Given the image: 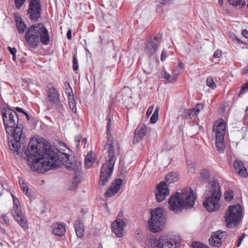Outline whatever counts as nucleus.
Here are the masks:
<instances>
[{
    "label": "nucleus",
    "mask_w": 248,
    "mask_h": 248,
    "mask_svg": "<svg viewBox=\"0 0 248 248\" xmlns=\"http://www.w3.org/2000/svg\"><path fill=\"white\" fill-rule=\"evenodd\" d=\"M66 36H67V39L69 40H71V39H72V31H71V30H69L67 31V34H66Z\"/></svg>",
    "instance_id": "864d4df0"
},
{
    "label": "nucleus",
    "mask_w": 248,
    "mask_h": 248,
    "mask_svg": "<svg viewBox=\"0 0 248 248\" xmlns=\"http://www.w3.org/2000/svg\"><path fill=\"white\" fill-rule=\"evenodd\" d=\"M161 248H177L180 246V239L174 235H163L160 236Z\"/></svg>",
    "instance_id": "f8f14e48"
},
{
    "label": "nucleus",
    "mask_w": 248,
    "mask_h": 248,
    "mask_svg": "<svg viewBox=\"0 0 248 248\" xmlns=\"http://www.w3.org/2000/svg\"><path fill=\"white\" fill-rule=\"evenodd\" d=\"M242 34L245 38H248V31L247 30H244L242 31Z\"/></svg>",
    "instance_id": "13d9d810"
},
{
    "label": "nucleus",
    "mask_w": 248,
    "mask_h": 248,
    "mask_svg": "<svg viewBox=\"0 0 248 248\" xmlns=\"http://www.w3.org/2000/svg\"><path fill=\"white\" fill-rule=\"evenodd\" d=\"M8 134L12 135L14 139L9 143L10 149L13 151L15 156L18 155L20 152L19 148L21 144L24 142L26 135L22 132V129L20 127H17L14 133Z\"/></svg>",
    "instance_id": "9d476101"
},
{
    "label": "nucleus",
    "mask_w": 248,
    "mask_h": 248,
    "mask_svg": "<svg viewBox=\"0 0 248 248\" xmlns=\"http://www.w3.org/2000/svg\"><path fill=\"white\" fill-rule=\"evenodd\" d=\"M81 137L79 136L76 137L75 139V142L76 144V146L77 148H78L79 147V143L80 141V139Z\"/></svg>",
    "instance_id": "de8ad7c7"
},
{
    "label": "nucleus",
    "mask_w": 248,
    "mask_h": 248,
    "mask_svg": "<svg viewBox=\"0 0 248 248\" xmlns=\"http://www.w3.org/2000/svg\"><path fill=\"white\" fill-rule=\"evenodd\" d=\"M16 27L19 33H23L26 28V25L23 22H18V24H16Z\"/></svg>",
    "instance_id": "72a5a7b5"
},
{
    "label": "nucleus",
    "mask_w": 248,
    "mask_h": 248,
    "mask_svg": "<svg viewBox=\"0 0 248 248\" xmlns=\"http://www.w3.org/2000/svg\"><path fill=\"white\" fill-rule=\"evenodd\" d=\"M159 107H156L155 108V111H154L155 113H156V114H158V112L159 111Z\"/></svg>",
    "instance_id": "69168bd1"
},
{
    "label": "nucleus",
    "mask_w": 248,
    "mask_h": 248,
    "mask_svg": "<svg viewBox=\"0 0 248 248\" xmlns=\"http://www.w3.org/2000/svg\"><path fill=\"white\" fill-rule=\"evenodd\" d=\"M13 203H14V209L12 210V212H16L17 211H21L20 207L19 206V202L18 199L14 195H12Z\"/></svg>",
    "instance_id": "c85d7f7f"
},
{
    "label": "nucleus",
    "mask_w": 248,
    "mask_h": 248,
    "mask_svg": "<svg viewBox=\"0 0 248 248\" xmlns=\"http://www.w3.org/2000/svg\"><path fill=\"white\" fill-rule=\"evenodd\" d=\"M147 132L146 126L143 124H139L135 131L133 138V143H138L141 139L145 136Z\"/></svg>",
    "instance_id": "6ab92c4d"
},
{
    "label": "nucleus",
    "mask_w": 248,
    "mask_h": 248,
    "mask_svg": "<svg viewBox=\"0 0 248 248\" xmlns=\"http://www.w3.org/2000/svg\"><path fill=\"white\" fill-rule=\"evenodd\" d=\"M164 78L169 82H171L172 80L171 77L169 75V73L164 72Z\"/></svg>",
    "instance_id": "3c124183"
},
{
    "label": "nucleus",
    "mask_w": 248,
    "mask_h": 248,
    "mask_svg": "<svg viewBox=\"0 0 248 248\" xmlns=\"http://www.w3.org/2000/svg\"><path fill=\"white\" fill-rule=\"evenodd\" d=\"M25 38L28 45L33 48L38 47L40 41L44 45H47L50 42L48 31L42 23L30 26Z\"/></svg>",
    "instance_id": "20e7f679"
},
{
    "label": "nucleus",
    "mask_w": 248,
    "mask_h": 248,
    "mask_svg": "<svg viewBox=\"0 0 248 248\" xmlns=\"http://www.w3.org/2000/svg\"><path fill=\"white\" fill-rule=\"evenodd\" d=\"M163 4H170L173 0H159Z\"/></svg>",
    "instance_id": "5fc2aeb1"
},
{
    "label": "nucleus",
    "mask_w": 248,
    "mask_h": 248,
    "mask_svg": "<svg viewBox=\"0 0 248 248\" xmlns=\"http://www.w3.org/2000/svg\"><path fill=\"white\" fill-rule=\"evenodd\" d=\"M66 93H67L68 95V104L69 108L73 112L76 113L77 107L74 95L73 94H71V93H73L71 88L70 87L69 89H66Z\"/></svg>",
    "instance_id": "412c9836"
},
{
    "label": "nucleus",
    "mask_w": 248,
    "mask_h": 248,
    "mask_svg": "<svg viewBox=\"0 0 248 248\" xmlns=\"http://www.w3.org/2000/svg\"><path fill=\"white\" fill-rule=\"evenodd\" d=\"M189 170L191 171V173H195V168L194 165L193 164H190V165L189 166Z\"/></svg>",
    "instance_id": "4d7b16f0"
},
{
    "label": "nucleus",
    "mask_w": 248,
    "mask_h": 248,
    "mask_svg": "<svg viewBox=\"0 0 248 248\" xmlns=\"http://www.w3.org/2000/svg\"><path fill=\"white\" fill-rule=\"evenodd\" d=\"M2 117L7 134L14 133L17 127L23 130V126L18 124L19 118L16 111L6 108L2 110Z\"/></svg>",
    "instance_id": "423d86ee"
},
{
    "label": "nucleus",
    "mask_w": 248,
    "mask_h": 248,
    "mask_svg": "<svg viewBox=\"0 0 248 248\" xmlns=\"http://www.w3.org/2000/svg\"><path fill=\"white\" fill-rule=\"evenodd\" d=\"M28 1L27 15L31 21L36 22L41 16L42 10L41 0H28Z\"/></svg>",
    "instance_id": "9b49d317"
},
{
    "label": "nucleus",
    "mask_w": 248,
    "mask_h": 248,
    "mask_svg": "<svg viewBox=\"0 0 248 248\" xmlns=\"http://www.w3.org/2000/svg\"><path fill=\"white\" fill-rule=\"evenodd\" d=\"M20 187L23 191V192L25 194V195L30 197H31V191L29 189L28 186L27 184L25 183L23 181L21 183L19 181Z\"/></svg>",
    "instance_id": "c756f323"
},
{
    "label": "nucleus",
    "mask_w": 248,
    "mask_h": 248,
    "mask_svg": "<svg viewBox=\"0 0 248 248\" xmlns=\"http://www.w3.org/2000/svg\"><path fill=\"white\" fill-rule=\"evenodd\" d=\"M8 49L11 54L15 55L16 53V49L15 47H11L10 46L8 47Z\"/></svg>",
    "instance_id": "603ef678"
},
{
    "label": "nucleus",
    "mask_w": 248,
    "mask_h": 248,
    "mask_svg": "<svg viewBox=\"0 0 248 248\" xmlns=\"http://www.w3.org/2000/svg\"><path fill=\"white\" fill-rule=\"evenodd\" d=\"M224 198L225 200L228 202H230L232 200L233 198V191L231 189H229L225 191L224 193Z\"/></svg>",
    "instance_id": "7c9ffc66"
},
{
    "label": "nucleus",
    "mask_w": 248,
    "mask_h": 248,
    "mask_svg": "<svg viewBox=\"0 0 248 248\" xmlns=\"http://www.w3.org/2000/svg\"><path fill=\"white\" fill-rule=\"evenodd\" d=\"M213 132L215 133L216 137V146L217 150L219 152H222L225 149L224 137L226 131V124L223 119L215 122L213 128Z\"/></svg>",
    "instance_id": "1a4fd4ad"
},
{
    "label": "nucleus",
    "mask_w": 248,
    "mask_h": 248,
    "mask_svg": "<svg viewBox=\"0 0 248 248\" xmlns=\"http://www.w3.org/2000/svg\"><path fill=\"white\" fill-rule=\"evenodd\" d=\"M221 197L219 183L216 180L208 183V190L204 195L203 207L209 212H214L220 207L219 201Z\"/></svg>",
    "instance_id": "39448f33"
},
{
    "label": "nucleus",
    "mask_w": 248,
    "mask_h": 248,
    "mask_svg": "<svg viewBox=\"0 0 248 248\" xmlns=\"http://www.w3.org/2000/svg\"><path fill=\"white\" fill-rule=\"evenodd\" d=\"M246 235L244 233H242L241 236H240V237L238 238V240L239 241H242L243 239L244 238V237H245Z\"/></svg>",
    "instance_id": "680f3d73"
},
{
    "label": "nucleus",
    "mask_w": 248,
    "mask_h": 248,
    "mask_svg": "<svg viewBox=\"0 0 248 248\" xmlns=\"http://www.w3.org/2000/svg\"><path fill=\"white\" fill-rule=\"evenodd\" d=\"M47 99L50 102H54L59 99V93L54 87H51L48 90Z\"/></svg>",
    "instance_id": "5701e85b"
},
{
    "label": "nucleus",
    "mask_w": 248,
    "mask_h": 248,
    "mask_svg": "<svg viewBox=\"0 0 248 248\" xmlns=\"http://www.w3.org/2000/svg\"><path fill=\"white\" fill-rule=\"evenodd\" d=\"M92 161L93 158L87 155L85 158V167L86 168H89L92 166Z\"/></svg>",
    "instance_id": "f704fd0d"
},
{
    "label": "nucleus",
    "mask_w": 248,
    "mask_h": 248,
    "mask_svg": "<svg viewBox=\"0 0 248 248\" xmlns=\"http://www.w3.org/2000/svg\"><path fill=\"white\" fill-rule=\"evenodd\" d=\"M123 184V180L118 178L115 182L112 183L110 187L105 193L106 197H111L118 192L120 189L121 186Z\"/></svg>",
    "instance_id": "dca6fc26"
},
{
    "label": "nucleus",
    "mask_w": 248,
    "mask_h": 248,
    "mask_svg": "<svg viewBox=\"0 0 248 248\" xmlns=\"http://www.w3.org/2000/svg\"><path fill=\"white\" fill-rule=\"evenodd\" d=\"M144 46V51L149 57L154 55L159 47L157 44H155V42L152 40V39L148 40L145 43Z\"/></svg>",
    "instance_id": "a211bd4d"
},
{
    "label": "nucleus",
    "mask_w": 248,
    "mask_h": 248,
    "mask_svg": "<svg viewBox=\"0 0 248 248\" xmlns=\"http://www.w3.org/2000/svg\"><path fill=\"white\" fill-rule=\"evenodd\" d=\"M182 115L183 117L186 119H191L195 116H196L194 109H193L192 108L188 109H184L183 111Z\"/></svg>",
    "instance_id": "bb28decb"
},
{
    "label": "nucleus",
    "mask_w": 248,
    "mask_h": 248,
    "mask_svg": "<svg viewBox=\"0 0 248 248\" xmlns=\"http://www.w3.org/2000/svg\"><path fill=\"white\" fill-rule=\"evenodd\" d=\"M12 215L14 219L23 230H26L29 228L28 221L24 217L21 211H17L16 212H12Z\"/></svg>",
    "instance_id": "f3484780"
},
{
    "label": "nucleus",
    "mask_w": 248,
    "mask_h": 248,
    "mask_svg": "<svg viewBox=\"0 0 248 248\" xmlns=\"http://www.w3.org/2000/svg\"><path fill=\"white\" fill-rule=\"evenodd\" d=\"M153 109V106L150 107L147 110L146 115L149 116L151 114Z\"/></svg>",
    "instance_id": "bf43d9fd"
},
{
    "label": "nucleus",
    "mask_w": 248,
    "mask_h": 248,
    "mask_svg": "<svg viewBox=\"0 0 248 248\" xmlns=\"http://www.w3.org/2000/svg\"><path fill=\"white\" fill-rule=\"evenodd\" d=\"M25 1V0H15V4L16 8L18 9H20V7L23 5Z\"/></svg>",
    "instance_id": "79ce46f5"
},
{
    "label": "nucleus",
    "mask_w": 248,
    "mask_h": 248,
    "mask_svg": "<svg viewBox=\"0 0 248 248\" xmlns=\"http://www.w3.org/2000/svg\"><path fill=\"white\" fill-rule=\"evenodd\" d=\"M55 105L56 108L58 110V111L61 113H62L63 111L64 110L63 106L62 104L60 102L59 99L53 102Z\"/></svg>",
    "instance_id": "473e14b6"
},
{
    "label": "nucleus",
    "mask_w": 248,
    "mask_h": 248,
    "mask_svg": "<svg viewBox=\"0 0 248 248\" xmlns=\"http://www.w3.org/2000/svg\"><path fill=\"white\" fill-rule=\"evenodd\" d=\"M75 230L77 235L79 238H81L84 235L83 224L79 219H77L74 223Z\"/></svg>",
    "instance_id": "b1692460"
},
{
    "label": "nucleus",
    "mask_w": 248,
    "mask_h": 248,
    "mask_svg": "<svg viewBox=\"0 0 248 248\" xmlns=\"http://www.w3.org/2000/svg\"><path fill=\"white\" fill-rule=\"evenodd\" d=\"M233 164L235 171L241 177H246L248 176L247 170L242 161L235 159L233 161Z\"/></svg>",
    "instance_id": "aec40b11"
},
{
    "label": "nucleus",
    "mask_w": 248,
    "mask_h": 248,
    "mask_svg": "<svg viewBox=\"0 0 248 248\" xmlns=\"http://www.w3.org/2000/svg\"><path fill=\"white\" fill-rule=\"evenodd\" d=\"M242 215V208L240 204L230 206L225 215L227 227H235L239 222Z\"/></svg>",
    "instance_id": "6e6552de"
},
{
    "label": "nucleus",
    "mask_w": 248,
    "mask_h": 248,
    "mask_svg": "<svg viewBox=\"0 0 248 248\" xmlns=\"http://www.w3.org/2000/svg\"><path fill=\"white\" fill-rule=\"evenodd\" d=\"M209 175V171L206 169L202 170L200 173V178L202 180H206Z\"/></svg>",
    "instance_id": "c9c22d12"
},
{
    "label": "nucleus",
    "mask_w": 248,
    "mask_h": 248,
    "mask_svg": "<svg viewBox=\"0 0 248 248\" xmlns=\"http://www.w3.org/2000/svg\"><path fill=\"white\" fill-rule=\"evenodd\" d=\"M158 114H156V113L154 112L153 114L152 115V116H151V117L150 118V123L152 124L155 123L157 121V120L158 119Z\"/></svg>",
    "instance_id": "c03bdc74"
},
{
    "label": "nucleus",
    "mask_w": 248,
    "mask_h": 248,
    "mask_svg": "<svg viewBox=\"0 0 248 248\" xmlns=\"http://www.w3.org/2000/svg\"><path fill=\"white\" fill-rule=\"evenodd\" d=\"M111 125V119L109 118L107 125V134L108 136V140L107 143L104 146L108 154L106 157V163L101 169V174L99 184L101 186H105L110 179L113 167L117 160L116 155L118 154V146L115 149L114 145V142L110 139L112 137L110 135V127Z\"/></svg>",
    "instance_id": "f03ea898"
},
{
    "label": "nucleus",
    "mask_w": 248,
    "mask_h": 248,
    "mask_svg": "<svg viewBox=\"0 0 248 248\" xmlns=\"http://www.w3.org/2000/svg\"><path fill=\"white\" fill-rule=\"evenodd\" d=\"M195 200L193 190L190 187L185 188L170 197L169 201L170 209L178 213L183 209L192 207Z\"/></svg>",
    "instance_id": "7ed1b4c3"
},
{
    "label": "nucleus",
    "mask_w": 248,
    "mask_h": 248,
    "mask_svg": "<svg viewBox=\"0 0 248 248\" xmlns=\"http://www.w3.org/2000/svg\"><path fill=\"white\" fill-rule=\"evenodd\" d=\"M78 68V60L76 56L74 55L73 59V69L74 71H77Z\"/></svg>",
    "instance_id": "a19ab883"
},
{
    "label": "nucleus",
    "mask_w": 248,
    "mask_h": 248,
    "mask_svg": "<svg viewBox=\"0 0 248 248\" xmlns=\"http://www.w3.org/2000/svg\"><path fill=\"white\" fill-rule=\"evenodd\" d=\"M192 109H194L196 115H197L200 111L203 109V105L202 104H198L195 108Z\"/></svg>",
    "instance_id": "4c0bfd02"
},
{
    "label": "nucleus",
    "mask_w": 248,
    "mask_h": 248,
    "mask_svg": "<svg viewBox=\"0 0 248 248\" xmlns=\"http://www.w3.org/2000/svg\"><path fill=\"white\" fill-rule=\"evenodd\" d=\"M184 65L183 63L179 62L177 66L176 70H177L178 72H180L183 69Z\"/></svg>",
    "instance_id": "8fccbe9b"
},
{
    "label": "nucleus",
    "mask_w": 248,
    "mask_h": 248,
    "mask_svg": "<svg viewBox=\"0 0 248 248\" xmlns=\"http://www.w3.org/2000/svg\"><path fill=\"white\" fill-rule=\"evenodd\" d=\"M23 113L25 115L27 120L28 121H29L30 120V115H29V114L25 111H24V113Z\"/></svg>",
    "instance_id": "e2e57ef3"
},
{
    "label": "nucleus",
    "mask_w": 248,
    "mask_h": 248,
    "mask_svg": "<svg viewBox=\"0 0 248 248\" xmlns=\"http://www.w3.org/2000/svg\"><path fill=\"white\" fill-rule=\"evenodd\" d=\"M162 39V35L161 34L158 33L156 36H155L152 40L155 42V44H157L158 46H159L160 45L161 41Z\"/></svg>",
    "instance_id": "58836bf2"
},
{
    "label": "nucleus",
    "mask_w": 248,
    "mask_h": 248,
    "mask_svg": "<svg viewBox=\"0 0 248 248\" xmlns=\"http://www.w3.org/2000/svg\"><path fill=\"white\" fill-rule=\"evenodd\" d=\"M135 238L139 242H141L142 240V233L140 230H137L136 231Z\"/></svg>",
    "instance_id": "ea45409f"
},
{
    "label": "nucleus",
    "mask_w": 248,
    "mask_h": 248,
    "mask_svg": "<svg viewBox=\"0 0 248 248\" xmlns=\"http://www.w3.org/2000/svg\"><path fill=\"white\" fill-rule=\"evenodd\" d=\"M25 154L31 170L39 173H44L49 170L57 168L60 166L61 162L66 163L67 168L76 174L75 179L81 169L80 162L75 160L68 163L69 157L68 154L55 152L49 144L39 142L36 139L30 140Z\"/></svg>",
    "instance_id": "f257e3e1"
},
{
    "label": "nucleus",
    "mask_w": 248,
    "mask_h": 248,
    "mask_svg": "<svg viewBox=\"0 0 248 248\" xmlns=\"http://www.w3.org/2000/svg\"><path fill=\"white\" fill-rule=\"evenodd\" d=\"M221 52L219 50H217L215 52L214 56L216 58H219L220 56H221Z\"/></svg>",
    "instance_id": "6e6d98bb"
},
{
    "label": "nucleus",
    "mask_w": 248,
    "mask_h": 248,
    "mask_svg": "<svg viewBox=\"0 0 248 248\" xmlns=\"http://www.w3.org/2000/svg\"><path fill=\"white\" fill-rule=\"evenodd\" d=\"M15 20L16 22V24H18V22H22L23 21H22V19L21 18V17L20 16H18V14H15Z\"/></svg>",
    "instance_id": "09e8293b"
},
{
    "label": "nucleus",
    "mask_w": 248,
    "mask_h": 248,
    "mask_svg": "<svg viewBox=\"0 0 248 248\" xmlns=\"http://www.w3.org/2000/svg\"><path fill=\"white\" fill-rule=\"evenodd\" d=\"M87 139L86 138H84L83 139L82 141V143H83L84 145L86 144V142H87Z\"/></svg>",
    "instance_id": "338daca9"
},
{
    "label": "nucleus",
    "mask_w": 248,
    "mask_h": 248,
    "mask_svg": "<svg viewBox=\"0 0 248 248\" xmlns=\"http://www.w3.org/2000/svg\"><path fill=\"white\" fill-rule=\"evenodd\" d=\"M227 235L226 232L220 230L212 232L209 239V244L213 247H220L222 242L226 238Z\"/></svg>",
    "instance_id": "ddd939ff"
},
{
    "label": "nucleus",
    "mask_w": 248,
    "mask_h": 248,
    "mask_svg": "<svg viewBox=\"0 0 248 248\" xmlns=\"http://www.w3.org/2000/svg\"><path fill=\"white\" fill-rule=\"evenodd\" d=\"M230 4L235 6L242 8L246 5L245 0H228Z\"/></svg>",
    "instance_id": "cd10ccee"
},
{
    "label": "nucleus",
    "mask_w": 248,
    "mask_h": 248,
    "mask_svg": "<svg viewBox=\"0 0 248 248\" xmlns=\"http://www.w3.org/2000/svg\"><path fill=\"white\" fill-rule=\"evenodd\" d=\"M2 218H3L4 221L6 224V225H8L10 224V220L7 215L6 214H3L1 216Z\"/></svg>",
    "instance_id": "49530a36"
},
{
    "label": "nucleus",
    "mask_w": 248,
    "mask_h": 248,
    "mask_svg": "<svg viewBox=\"0 0 248 248\" xmlns=\"http://www.w3.org/2000/svg\"><path fill=\"white\" fill-rule=\"evenodd\" d=\"M248 89V82L245 83L243 86L242 87V88L239 91V95L238 96H240V95L246 92V91Z\"/></svg>",
    "instance_id": "37998d69"
},
{
    "label": "nucleus",
    "mask_w": 248,
    "mask_h": 248,
    "mask_svg": "<svg viewBox=\"0 0 248 248\" xmlns=\"http://www.w3.org/2000/svg\"><path fill=\"white\" fill-rule=\"evenodd\" d=\"M223 0H218V4L220 6H222L223 5Z\"/></svg>",
    "instance_id": "774afa93"
},
{
    "label": "nucleus",
    "mask_w": 248,
    "mask_h": 248,
    "mask_svg": "<svg viewBox=\"0 0 248 248\" xmlns=\"http://www.w3.org/2000/svg\"><path fill=\"white\" fill-rule=\"evenodd\" d=\"M178 179L177 174L176 172H170L165 177V180L160 183H164L165 186L168 187L172 183H174Z\"/></svg>",
    "instance_id": "393cba45"
},
{
    "label": "nucleus",
    "mask_w": 248,
    "mask_h": 248,
    "mask_svg": "<svg viewBox=\"0 0 248 248\" xmlns=\"http://www.w3.org/2000/svg\"><path fill=\"white\" fill-rule=\"evenodd\" d=\"M15 109L17 112H21L22 113H24V110L22 108H20L19 107H16L15 108Z\"/></svg>",
    "instance_id": "052dcab7"
},
{
    "label": "nucleus",
    "mask_w": 248,
    "mask_h": 248,
    "mask_svg": "<svg viewBox=\"0 0 248 248\" xmlns=\"http://www.w3.org/2000/svg\"><path fill=\"white\" fill-rule=\"evenodd\" d=\"M167 57H168V55H167L166 51L165 49L163 50L162 51L161 57H160L161 61L162 62L164 61L166 59Z\"/></svg>",
    "instance_id": "a18cd8bd"
},
{
    "label": "nucleus",
    "mask_w": 248,
    "mask_h": 248,
    "mask_svg": "<svg viewBox=\"0 0 248 248\" xmlns=\"http://www.w3.org/2000/svg\"><path fill=\"white\" fill-rule=\"evenodd\" d=\"M192 246L193 248H209L206 245L196 242H192Z\"/></svg>",
    "instance_id": "e433bc0d"
},
{
    "label": "nucleus",
    "mask_w": 248,
    "mask_h": 248,
    "mask_svg": "<svg viewBox=\"0 0 248 248\" xmlns=\"http://www.w3.org/2000/svg\"><path fill=\"white\" fill-rule=\"evenodd\" d=\"M206 85L213 90H214L217 87L216 84L212 77H208L207 78Z\"/></svg>",
    "instance_id": "2f4dec72"
},
{
    "label": "nucleus",
    "mask_w": 248,
    "mask_h": 248,
    "mask_svg": "<svg viewBox=\"0 0 248 248\" xmlns=\"http://www.w3.org/2000/svg\"><path fill=\"white\" fill-rule=\"evenodd\" d=\"M243 73L244 74H247L248 73V66L247 67H245L243 69Z\"/></svg>",
    "instance_id": "0e129e2a"
},
{
    "label": "nucleus",
    "mask_w": 248,
    "mask_h": 248,
    "mask_svg": "<svg viewBox=\"0 0 248 248\" xmlns=\"http://www.w3.org/2000/svg\"><path fill=\"white\" fill-rule=\"evenodd\" d=\"M151 218L148 221L150 230L153 232L160 231L165 223L163 210L162 208H156L151 211Z\"/></svg>",
    "instance_id": "0eeeda50"
},
{
    "label": "nucleus",
    "mask_w": 248,
    "mask_h": 248,
    "mask_svg": "<svg viewBox=\"0 0 248 248\" xmlns=\"http://www.w3.org/2000/svg\"><path fill=\"white\" fill-rule=\"evenodd\" d=\"M123 213L119 212L116 219L112 223L111 229L116 237H122L124 235V222L119 218L122 216Z\"/></svg>",
    "instance_id": "4468645a"
},
{
    "label": "nucleus",
    "mask_w": 248,
    "mask_h": 248,
    "mask_svg": "<svg viewBox=\"0 0 248 248\" xmlns=\"http://www.w3.org/2000/svg\"><path fill=\"white\" fill-rule=\"evenodd\" d=\"M53 228L52 233L56 235L62 236L65 234V226L61 223H56L52 226Z\"/></svg>",
    "instance_id": "4be33fe9"
},
{
    "label": "nucleus",
    "mask_w": 248,
    "mask_h": 248,
    "mask_svg": "<svg viewBox=\"0 0 248 248\" xmlns=\"http://www.w3.org/2000/svg\"><path fill=\"white\" fill-rule=\"evenodd\" d=\"M170 190L164 183H159L156 186L155 195L157 202H161L164 201L166 197L169 195Z\"/></svg>",
    "instance_id": "2eb2a0df"
},
{
    "label": "nucleus",
    "mask_w": 248,
    "mask_h": 248,
    "mask_svg": "<svg viewBox=\"0 0 248 248\" xmlns=\"http://www.w3.org/2000/svg\"><path fill=\"white\" fill-rule=\"evenodd\" d=\"M149 248H161V242H160V237L159 239H156L154 236L151 237L149 239Z\"/></svg>",
    "instance_id": "a878e982"
}]
</instances>
